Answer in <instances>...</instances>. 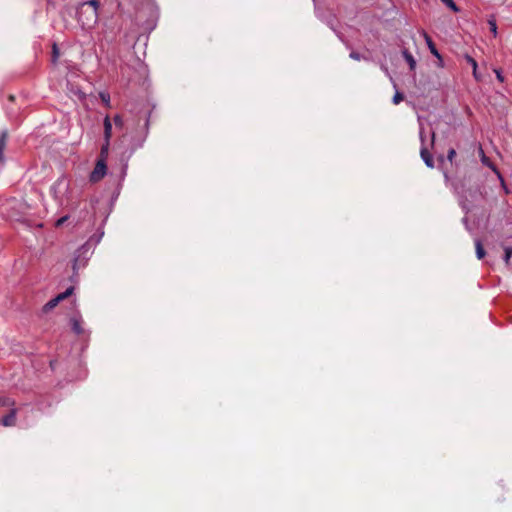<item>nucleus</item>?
Instances as JSON below:
<instances>
[{"label": "nucleus", "mask_w": 512, "mask_h": 512, "mask_svg": "<svg viewBox=\"0 0 512 512\" xmlns=\"http://www.w3.org/2000/svg\"><path fill=\"white\" fill-rule=\"evenodd\" d=\"M104 125V140L110 141L112 137V122L109 116H106L103 121Z\"/></svg>", "instance_id": "nucleus-9"}, {"label": "nucleus", "mask_w": 512, "mask_h": 512, "mask_svg": "<svg viewBox=\"0 0 512 512\" xmlns=\"http://www.w3.org/2000/svg\"><path fill=\"white\" fill-rule=\"evenodd\" d=\"M70 322H71L72 330L76 334L79 335V334H81L83 332V329H82V326H81V319L80 318L73 317V318H71Z\"/></svg>", "instance_id": "nucleus-11"}, {"label": "nucleus", "mask_w": 512, "mask_h": 512, "mask_svg": "<svg viewBox=\"0 0 512 512\" xmlns=\"http://www.w3.org/2000/svg\"><path fill=\"white\" fill-rule=\"evenodd\" d=\"M476 256L478 259H482L485 256V250L479 239L475 240Z\"/></svg>", "instance_id": "nucleus-14"}, {"label": "nucleus", "mask_w": 512, "mask_h": 512, "mask_svg": "<svg viewBox=\"0 0 512 512\" xmlns=\"http://www.w3.org/2000/svg\"><path fill=\"white\" fill-rule=\"evenodd\" d=\"M99 97L107 107H110V95L108 92H100Z\"/></svg>", "instance_id": "nucleus-17"}, {"label": "nucleus", "mask_w": 512, "mask_h": 512, "mask_svg": "<svg viewBox=\"0 0 512 512\" xmlns=\"http://www.w3.org/2000/svg\"><path fill=\"white\" fill-rule=\"evenodd\" d=\"M15 404L13 406H10L11 409L9 413L2 418V424L5 427H11L14 426L16 423V415H17V409L14 408Z\"/></svg>", "instance_id": "nucleus-8"}, {"label": "nucleus", "mask_w": 512, "mask_h": 512, "mask_svg": "<svg viewBox=\"0 0 512 512\" xmlns=\"http://www.w3.org/2000/svg\"><path fill=\"white\" fill-rule=\"evenodd\" d=\"M78 94H79V97H80V98H82V97L84 96V93H83V92H81V91H79V92H78Z\"/></svg>", "instance_id": "nucleus-31"}, {"label": "nucleus", "mask_w": 512, "mask_h": 512, "mask_svg": "<svg viewBox=\"0 0 512 512\" xmlns=\"http://www.w3.org/2000/svg\"><path fill=\"white\" fill-rule=\"evenodd\" d=\"M495 73H496V77H497V79H498L500 82H503V81H504V77H503V75H502L501 71H499V70H495Z\"/></svg>", "instance_id": "nucleus-28"}, {"label": "nucleus", "mask_w": 512, "mask_h": 512, "mask_svg": "<svg viewBox=\"0 0 512 512\" xmlns=\"http://www.w3.org/2000/svg\"><path fill=\"white\" fill-rule=\"evenodd\" d=\"M124 167H127V163H126V164H124ZM125 169H126V168H124L123 175H125Z\"/></svg>", "instance_id": "nucleus-32"}, {"label": "nucleus", "mask_w": 512, "mask_h": 512, "mask_svg": "<svg viewBox=\"0 0 512 512\" xmlns=\"http://www.w3.org/2000/svg\"><path fill=\"white\" fill-rule=\"evenodd\" d=\"M419 135H420V140H421V149H420L421 158H422V160L424 161V163L426 164L427 167L433 168L434 167V161H433V157L430 154L428 148H429V146H431V147L434 146L435 133L431 132L429 144H426V142H425L424 128L422 126H420Z\"/></svg>", "instance_id": "nucleus-2"}, {"label": "nucleus", "mask_w": 512, "mask_h": 512, "mask_svg": "<svg viewBox=\"0 0 512 512\" xmlns=\"http://www.w3.org/2000/svg\"><path fill=\"white\" fill-rule=\"evenodd\" d=\"M104 232L90 237V239L83 244L76 252L73 259L72 269L76 276L81 268H84L93 253V248L101 241Z\"/></svg>", "instance_id": "nucleus-1"}, {"label": "nucleus", "mask_w": 512, "mask_h": 512, "mask_svg": "<svg viewBox=\"0 0 512 512\" xmlns=\"http://www.w3.org/2000/svg\"><path fill=\"white\" fill-rule=\"evenodd\" d=\"M74 292V287L70 286L68 287L64 292L58 294L56 297L49 300L43 307V310L45 312H48L55 308L62 300L66 299L67 297L71 296Z\"/></svg>", "instance_id": "nucleus-5"}, {"label": "nucleus", "mask_w": 512, "mask_h": 512, "mask_svg": "<svg viewBox=\"0 0 512 512\" xmlns=\"http://www.w3.org/2000/svg\"><path fill=\"white\" fill-rule=\"evenodd\" d=\"M427 42H428V45L430 47V51L431 53L436 56L437 58H440V54L439 52L437 51V49L433 46L431 40L429 38H427Z\"/></svg>", "instance_id": "nucleus-22"}, {"label": "nucleus", "mask_w": 512, "mask_h": 512, "mask_svg": "<svg viewBox=\"0 0 512 512\" xmlns=\"http://www.w3.org/2000/svg\"><path fill=\"white\" fill-rule=\"evenodd\" d=\"M59 57V52L56 44L53 45V62H56Z\"/></svg>", "instance_id": "nucleus-27"}, {"label": "nucleus", "mask_w": 512, "mask_h": 512, "mask_svg": "<svg viewBox=\"0 0 512 512\" xmlns=\"http://www.w3.org/2000/svg\"><path fill=\"white\" fill-rule=\"evenodd\" d=\"M6 139H7V132L2 131L0 134V162L3 161V159H4L3 152H4V148L6 146Z\"/></svg>", "instance_id": "nucleus-13"}, {"label": "nucleus", "mask_w": 512, "mask_h": 512, "mask_svg": "<svg viewBox=\"0 0 512 512\" xmlns=\"http://www.w3.org/2000/svg\"><path fill=\"white\" fill-rule=\"evenodd\" d=\"M85 6H90L91 9L90 10H95L97 12L98 10V0H89V1H86L82 4H80L79 8H80V11H82V9H84Z\"/></svg>", "instance_id": "nucleus-16"}, {"label": "nucleus", "mask_w": 512, "mask_h": 512, "mask_svg": "<svg viewBox=\"0 0 512 512\" xmlns=\"http://www.w3.org/2000/svg\"><path fill=\"white\" fill-rule=\"evenodd\" d=\"M68 218H69V217H68L67 215H66V216H63V217H61V218H59V219L56 221L55 226H56V227H60V226H62V225H63V224L68 220Z\"/></svg>", "instance_id": "nucleus-26"}, {"label": "nucleus", "mask_w": 512, "mask_h": 512, "mask_svg": "<svg viewBox=\"0 0 512 512\" xmlns=\"http://www.w3.org/2000/svg\"><path fill=\"white\" fill-rule=\"evenodd\" d=\"M87 12L88 15H83L84 13H86V11H84V9L80 11V8H78V22L84 29L91 28L93 25L97 23L98 20V12H96L95 10H89Z\"/></svg>", "instance_id": "nucleus-3"}, {"label": "nucleus", "mask_w": 512, "mask_h": 512, "mask_svg": "<svg viewBox=\"0 0 512 512\" xmlns=\"http://www.w3.org/2000/svg\"><path fill=\"white\" fill-rule=\"evenodd\" d=\"M107 172V165L103 159H98L92 172L90 173L89 179L91 182H99Z\"/></svg>", "instance_id": "nucleus-4"}, {"label": "nucleus", "mask_w": 512, "mask_h": 512, "mask_svg": "<svg viewBox=\"0 0 512 512\" xmlns=\"http://www.w3.org/2000/svg\"><path fill=\"white\" fill-rule=\"evenodd\" d=\"M441 2H443L453 12H458L459 11L458 6L455 4V2L453 0H441Z\"/></svg>", "instance_id": "nucleus-18"}, {"label": "nucleus", "mask_w": 512, "mask_h": 512, "mask_svg": "<svg viewBox=\"0 0 512 512\" xmlns=\"http://www.w3.org/2000/svg\"><path fill=\"white\" fill-rule=\"evenodd\" d=\"M480 157H481V162L483 165L489 167L498 177V179L502 182V184L504 183V179L501 175V173L499 172V170L494 166V164L490 161V159L485 155L484 151L482 148H480Z\"/></svg>", "instance_id": "nucleus-7"}, {"label": "nucleus", "mask_w": 512, "mask_h": 512, "mask_svg": "<svg viewBox=\"0 0 512 512\" xmlns=\"http://www.w3.org/2000/svg\"><path fill=\"white\" fill-rule=\"evenodd\" d=\"M382 70L385 72L386 75H388L390 77V74H389V71L387 69V67H385L384 65L381 66Z\"/></svg>", "instance_id": "nucleus-30"}, {"label": "nucleus", "mask_w": 512, "mask_h": 512, "mask_svg": "<svg viewBox=\"0 0 512 512\" xmlns=\"http://www.w3.org/2000/svg\"><path fill=\"white\" fill-rule=\"evenodd\" d=\"M14 400L9 397H0V406H13Z\"/></svg>", "instance_id": "nucleus-19"}, {"label": "nucleus", "mask_w": 512, "mask_h": 512, "mask_svg": "<svg viewBox=\"0 0 512 512\" xmlns=\"http://www.w3.org/2000/svg\"><path fill=\"white\" fill-rule=\"evenodd\" d=\"M68 188H69V182L67 181V179L65 177H61L53 184L51 189H52L55 197H57V193H64L68 190Z\"/></svg>", "instance_id": "nucleus-6"}, {"label": "nucleus", "mask_w": 512, "mask_h": 512, "mask_svg": "<svg viewBox=\"0 0 512 512\" xmlns=\"http://www.w3.org/2000/svg\"><path fill=\"white\" fill-rule=\"evenodd\" d=\"M350 57H351L352 59H354V60H360V58H361V57H360V54H359V53H357V52H351V53H350Z\"/></svg>", "instance_id": "nucleus-29"}, {"label": "nucleus", "mask_w": 512, "mask_h": 512, "mask_svg": "<svg viewBox=\"0 0 512 512\" xmlns=\"http://www.w3.org/2000/svg\"><path fill=\"white\" fill-rule=\"evenodd\" d=\"M489 25H490L491 32L494 34V36H496V34H497L496 22L494 20H489Z\"/></svg>", "instance_id": "nucleus-25"}, {"label": "nucleus", "mask_w": 512, "mask_h": 512, "mask_svg": "<svg viewBox=\"0 0 512 512\" xmlns=\"http://www.w3.org/2000/svg\"><path fill=\"white\" fill-rule=\"evenodd\" d=\"M466 61L469 63V65L473 68V75L478 80V74H477V62L474 58H472L470 55H465Z\"/></svg>", "instance_id": "nucleus-15"}, {"label": "nucleus", "mask_w": 512, "mask_h": 512, "mask_svg": "<svg viewBox=\"0 0 512 512\" xmlns=\"http://www.w3.org/2000/svg\"><path fill=\"white\" fill-rule=\"evenodd\" d=\"M114 124L117 126V127H122L123 124H124V121L122 119V117L120 115H115L114 117Z\"/></svg>", "instance_id": "nucleus-23"}, {"label": "nucleus", "mask_w": 512, "mask_h": 512, "mask_svg": "<svg viewBox=\"0 0 512 512\" xmlns=\"http://www.w3.org/2000/svg\"><path fill=\"white\" fill-rule=\"evenodd\" d=\"M109 147H110V141L104 140V143H103V145L101 147L100 155H99L98 159H103L104 162H106L107 157H108V153H109Z\"/></svg>", "instance_id": "nucleus-12"}, {"label": "nucleus", "mask_w": 512, "mask_h": 512, "mask_svg": "<svg viewBox=\"0 0 512 512\" xmlns=\"http://www.w3.org/2000/svg\"><path fill=\"white\" fill-rule=\"evenodd\" d=\"M456 156V151L455 149L451 148L448 150V153H447V159L448 161L452 162L454 157Z\"/></svg>", "instance_id": "nucleus-24"}, {"label": "nucleus", "mask_w": 512, "mask_h": 512, "mask_svg": "<svg viewBox=\"0 0 512 512\" xmlns=\"http://www.w3.org/2000/svg\"><path fill=\"white\" fill-rule=\"evenodd\" d=\"M402 100H403V94L398 92V91H396V93L394 94L393 99H392L393 103L397 105Z\"/></svg>", "instance_id": "nucleus-20"}, {"label": "nucleus", "mask_w": 512, "mask_h": 512, "mask_svg": "<svg viewBox=\"0 0 512 512\" xmlns=\"http://www.w3.org/2000/svg\"><path fill=\"white\" fill-rule=\"evenodd\" d=\"M402 55L406 62L408 63L410 70H415L416 60L414 59L413 55L406 49L402 51Z\"/></svg>", "instance_id": "nucleus-10"}, {"label": "nucleus", "mask_w": 512, "mask_h": 512, "mask_svg": "<svg viewBox=\"0 0 512 512\" xmlns=\"http://www.w3.org/2000/svg\"><path fill=\"white\" fill-rule=\"evenodd\" d=\"M512 256V248L511 247H505V255H504V261L505 263H509V260Z\"/></svg>", "instance_id": "nucleus-21"}]
</instances>
